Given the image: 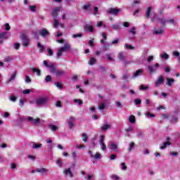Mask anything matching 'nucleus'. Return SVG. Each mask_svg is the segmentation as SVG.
I'll return each mask as SVG.
<instances>
[{"label": "nucleus", "mask_w": 180, "mask_h": 180, "mask_svg": "<svg viewBox=\"0 0 180 180\" xmlns=\"http://www.w3.org/2000/svg\"><path fill=\"white\" fill-rule=\"evenodd\" d=\"M35 103L37 106L43 108V106H49V97L40 96L36 99Z\"/></svg>", "instance_id": "nucleus-1"}, {"label": "nucleus", "mask_w": 180, "mask_h": 180, "mask_svg": "<svg viewBox=\"0 0 180 180\" xmlns=\"http://www.w3.org/2000/svg\"><path fill=\"white\" fill-rule=\"evenodd\" d=\"M71 50V45H70L69 44L65 43L64 44V46L60 47L58 51V53L56 56V58H60V57H61V56H63V53H65L67 51H70Z\"/></svg>", "instance_id": "nucleus-2"}, {"label": "nucleus", "mask_w": 180, "mask_h": 180, "mask_svg": "<svg viewBox=\"0 0 180 180\" xmlns=\"http://www.w3.org/2000/svg\"><path fill=\"white\" fill-rule=\"evenodd\" d=\"M20 39H21V41L22 43V46H24V47H29V44L30 43V39H29L27 36L25 34H22Z\"/></svg>", "instance_id": "nucleus-3"}, {"label": "nucleus", "mask_w": 180, "mask_h": 180, "mask_svg": "<svg viewBox=\"0 0 180 180\" xmlns=\"http://www.w3.org/2000/svg\"><path fill=\"white\" fill-rule=\"evenodd\" d=\"M27 122H29L30 123H31V124H33L34 126H37L40 124V118L34 119L33 117L27 116Z\"/></svg>", "instance_id": "nucleus-4"}, {"label": "nucleus", "mask_w": 180, "mask_h": 180, "mask_svg": "<svg viewBox=\"0 0 180 180\" xmlns=\"http://www.w3.org/2000/svg\"><path fill=\"white\" fill-rule=\"evenodd\" d=\"M120 12V9L119 8H108L106 11V13L108 15H113L114 16H117L119 13Z\"/></svg>", "instance_id": "nucleus-5"}, {"label": "nucleus", "mask_w": 180, "mask_h": 180, "mask_svg": "<svg viewBox=\"0 0 180 180\" xmlns=\"http://www.w3.org/2000/svg\"><path fill=\"white\" fill-rule=\"evenodd\" d=\"M160 67V63H155L153 66L149 65L148 66V70L149 71V74H154V72H157V68Z\"/></svg>", "instance_id": "nucleus-6"}, {"label": "nucleus", "mask_w": 180, "mask_h": 180, "mask_svg": "<svg viewBox=\"0 0 180 180\" xmlns=\"http://www.w3.org/2000/svg\"><path fill=\"white\" fill-rule=\"evenodd\" d=\"M84 30H85V32L92 33V32H94V26H92V22H90L89 24H86L84 26Z\"/></svg>", "instance_id": "nucleus-7"}, {"label": "nucleus", "mask_w": 180, "mask_h": 180, "mask_svg": "<svg viewBox=\"0 0 180 180\" xmlns=\"http://www.w3.org/2000/svg\"><path fill=\"white\" fill-rule=\"evenodd\" d=\"M48 68L49 69L50 72L51 74H56L57 69H56V64L54 63H49Z\"/></svg>", "instance_id": "nucleus-8"}, {"label": "nucleus", "mask_w": 180, "mask_h": 180, "mask_svg": "<svg viewBox=\"0 0 180 180\" xmlns=\"http://www.w3.org/2000/svg\"><path fill=\"white\" fill-rule=\"evenodd\" d=\"M143 72H144V70L139 69L133 73L131 78L132 79L137 78V77H140V75H142Z\"/></svg>", "instance_id": "nucleus-9"}, {"label": "nucleus", "mask_w": 180, "mask_h": 180, "mask_svg": "<svg viewBox=\"0 0 180 180\" xmlns=\"http://www.w3.org/2000/svg\"><path fill=\"white\" fill-rule=\"evenodd\" d=\"M105 141V136L101 135L100 136V145H101V150H103V151H105V150H106V146L105 145V143L103 142Z\"/></svg>", "instance_id": "nucleus-10"}, {"label": "nucleus", "mask_w": 180, "mask_h": 180, "mask_svg": "<svg viewBox=\"0 0 180 180\" xmlns=\"http://www.w3.org/2000/svg\"><path fill=\"white\" fill-rule=\"evenodd\" d=\"M39 33L40 36L43 37H46V36H49L50 34V32H49V31L46 28H42L41 30H40L39 31Z\"/></svg>", "instance_id": "nucleus-11"}, {"label": "nucleus", "mask_w": 180, "mask_h": 180, "mask_svg": "<svg viewBox=\"0 0 180 180\" xmlns=\"http://www.w3.org/2000/svg\"><path fill=\"white\" fill-rule=\"evenodd\" d=\"M162 84H164V77L160 76L155 82V86H160V85H162Z\"/></svg>", "instance_id": "nucleus-12"}, {"label": "nucleus", "mask_w": 180, "mask_h": 180, "mask_svg": "<svg viewBox=\"0 0 180 180\" xmlns=\"http://www.w3.org/2000/svg\"><path fill=\"white\" fill-rule=\"evenodd\" d=\"M63 174L66 176L69 175L70 178H74V175L72 174V172H71V167L65 169L63 170Z\"/></svg>", "instance_id": "nucleus-13"}, {"label": "nucleus", "mask_w": 180, "mask_h": 180, "mask_svg": "<svg viewBox=\"0 0 180 180\" xmlns=\"http://www.w3.org/2000/svg\"><path fill=\"white\" fill-rule=\"evenodd\" d=\"M74 122H75V118L72 116L70 117L69 120L68 121L70 129H72L74 126H75Z\"/></svg>", "instance_id": "nucleus-14"}, {"label": "nucleus", "mask_w": 180, "mask_h": 180, "mask_svg": "<svg viewBox=\"0 0 180 180\" xmlns=\"http://www.w3.org/2000/svg\"><path fill=\"white\" fill-rule=\"evenodd\" d=\"M30 147H32L34 150H37V148H41L43 146L41 143H37L36 142H32L30 143Z\"/></svg>", "instance_id": "nucleus-15"}, {"label": "nucleus", "mask_w": 180, "mask_h": 180, "mask_svg": "<svg viewBox=\"0 0 180 180\" xmlns=\"http://www.w3.org/2000/svg\"><path fill=\"white\" fill-rule=\"evenodd\" d=\"M59 11H60V7H56L53 10L52 16L53 19H57V18H58Z\"/></svg>", "instance_id": "nucleus-16"}, {"label": "nucleus", "mask_w": 180, "mask_h": 180, "mask_svg": "<svg viewBox=\"0 0 180 180\" xmlns=\"http://www.w3.org/2000/svg\"><path fill=\"white\" fill-rule=\"evenodd\" d=\"M110 129H112V125L105 123L101 127V131H106L108 130H110Z\"/></svg>", "instance_id": "nucleus-17"}, {"label": "nucleus", "mask_w": 180, "mask_h": 180, "mask_svg": "<svg viewBox=\"0 0 180 180\" xmlns=\"http://www.w3.org/2000/svg\"><path fill=\"white\" fill-rule=\"evenodd\" d=\"M117 58L120 60V61H124V60H126V56L123 52H120L117 55Z\"/></svg>", "instance_id": "nucleus-18"}, {"label": "nucleus", "mask_w": 180, "mask_h": 180, "mask_svg": "<svg viewBox=\"0 0 180 180\" xmlns=\"http://www.w3.org/2000/svg\"><path fill=\"white\" fill-rule=\"evenodd\" d=\"M153 8L151 6L148 7L146 11V18L147 19H150V16L151 15V10Z\"/></svg>", "instance_id": "nucleus-19"}, {"label": "nucleus", "mask_w": 180, "mask_h": 180, "mask_svg": "<svg viewBox=\"0 0 180 180\" xmlns=\"http://www.w3.org/2000/svg\"><path fill=\"white\" fill-rule=\"evenodd\" d=\"M55 74L56 77H63V75H65V71L58 70Z\"/></svg>", "instance_id": "nucleus-20"}, {"label": "nucleus", "mask_w": 180, "mask_h": 180, "mask_svg": "<svg viewBox=\"0 0 180 180\" xmlns=\"http://www.w3.org/2000/svg\"><path fill=\"white\" fill-rule=\"evenodd\" d=\"M168 146H171V142H163L162 146H160V150H165Z\"/></svg>", "instance_id": "nucleus-21"}, {"label": "nucleus", "mask_w": 180, "mask_h": 180, "mask_svg": "<svg viewBox=\"0 0 180 180\" xmlns=\"http://www.w3.org/2000/svg\"><path fill=\"white\" fill-rule=\"evenodd\" d=\"M166 81H167V85H168V86H172V84H174V82H175V79H169L168 77L166 78Z\"/></svg>", "instance_id": "nucleus-22"}, {"label": "nucleus", "mask_w": 180, "mask_h": 180, "mask_svg": "<svg viewBox=\"0 0 180 180\" xmlns=\"http://www.w3.org/2000/svg\"><path fill=\"white\" fill-rule=\"evenodd\" d=\"M36 172H39V173H41V174H44V173H46V172H49V169H45V168H37V169H36Z\"/></svg>", "instance_id": "nucleus-23"}, {"label": "nucleus", "mask_w": 180, "mask_h": 180, "mask_svg": "<svg viewBox=\"0 0 180 180\" xmlns=\"http://www.w3.org/2000/svg\"><path fill=\"white\" fill-rule=\"evenodd\" d=\"M110 148L112 150V151H117V144L116 143H110Z\"/></svg>", "instance_id": "nucleus-24"}, {"label": "nucleus", "mask_w": 180, "mask_h": 180, "mask_svg": "<svg viewBox=\"0 0 180 180\" xmlns=\"http://www.w3.org/2000/svg\"><path fill=\"white\" fill-rule=\"evenodd\" d=\"M49 127L52 131H57L58 130V127L52 124H49Z\"/></svg>", "instance_id": "nucleus-25"}, {"label": "nucleus", "mask_w": 180, "mask_h": 180, "mask_svg": "<svg viewBox=\"0 0 180 180\" xmlns=\"http://www.w3.org/2000/svg\"><path fill=\"white\" fill-rule=\"evenodd\" d=\"M0 39L6 40L8 39V33L5 32L0 33Z\"/></svg>", "instance_id": "nucleus-26"}, {"label": "nucleus", "mask_w": 180, "mask_h": 180, "mask_svg": "<svg viewBox=\"0 0 180 180\" xmlns=\"http://www.w3.org/2000/svg\"><path fill=\"white\" fill-rule=\"evenodd\" d=\"M149 88L150 86L148 85L141 84L139 86L140 91H147Z\"/></svg>", "instance_id": "nucleus-27"}, {"label": "nucleus", "mask_w": 180, "mask_h": 180, "mask_svg": "<svg viewBox=\"0 0 180 180\" xmlns=\"http://www.w3.org/2000/svg\"><path fill=\"white\" fill-rule=\"evenodd\" d=\"M15 78H16V72H14L11 77L8 79L7 82H12V81H15Z\"/></svg>", "instance_id": "nucleus-28"}, {"label": "nucleus", "mask_w": 180, "mask_h": 180, "mask_svg": "<svg viewBox=\"0 0 180 180\" xmlns=\"http://www.w3.org/2000/svg\"><path fill=\"white\" fill-rule=\"evenodd\" d=\"M164 33V29H158L153 32V34H162Z\"/></svg>", "instance_id": "nucleus-29"}, {"label": "nucleus", "mask_w": 180, "mask_h": 180, "mask_svg": "<svg viewBox=\"0 0 180 180\" xmlns=\"http://www.w3.org/2000/svg\"><path fill=\"white\" fill-rule=\"evenodd\" d=\"M129 123H132V124L136 123V117L134 115H130L129 117Z\"/></svg>", "instance_id": "nucleus-30"}, {"label": "nucleus", "mask_w": 180, "mask_h": 180, "mask_svg": "<svg viewBox=\"0 0 180 180\" xmlns=\"http://www.w3.org/2000/svg\"><path fill=\"white\" fill-rule=\"evenodd\" d=\"M31 71H32L33 72H36L37 75L40 76V69H37L36 68H32Z\"/></svg>", "instance_id": "nucleus-31"}, {"label": "nucleus", "mask_w": 180, "mask_h": 180, "mask_svg": "<svg viewBox=\"0 0 180 180\" xmlns=\"http://www.w3.org/2000/svg\"><path fill=\"white\" fill-rule=\"evenodd\" d=\"M37 46L39 49L40 53H43V51H44V47L40 42H38Z\"/></svg>", "instance_id": "nucleus-32"}, {"label": "nucleus", "mask_w": 180, "mask_h": 180, "mask_svg": "<svg viewBox=\"0 0 180 180\" xmlns=\"http://www.w3.org/2000/svg\"><path fill=\"white\" fill-rule=\"evenodd\" d=\"M167 23H170V25L175 26L177 22L174 19H167Z\"/></svg>", "instance_id": "nucleus-33"}, {"label": "nucleus", "mask_w": 180, "mask_h": 180, "mask_svg": "<svg viewBox=\"0 0 180 180\" xmlns=\"http://www.w3.org/2000/svg\"><path fill=\"white\" fill-rule=\"evenodd\" d=\"M159 21L160 22L161 25L165 26V25H167V22H168V20H166L165 18H159Z\"/></svg>", "instance_id": "nucleus-34"}, {"label": "nucleus", "mask_w": 180, "mask_h": 180, "mask_svg": "<svg viewBox=\"0 0 180 180\" xmlns=\"http://www.w3.org/2000/svg\"><path fill=\"white\" fill-rule=\"evenodd\" d=\"M45 81L46 82H51L53 81V77H51V75H49L45 77Z\"/></svg>", "instance_id": "nucleus-35"}, {"label": "nucleus", "mask_w": 180, "mask_h": 180, "mask_svg": "<svg viewBox=\"0 0 180 180\" xmlns=\"http://www.w3.org/2000/svg\"><path fill=\"white\" fill-rule=\"evenodd\" d=\"M95 63H96V58H91L89 61V65H94Z\"/></svg>", "instance_id": "nucleus-36"}, {"label": "nucleus", "mask_w": 180, "mask_h": 180, "mask_svg": "<svg viewBox=\"0 0 180 180\" xmlns=\"http://www.w3.org/2000/svg\"><path fill=\"white\" fill-rule=\"evenodd\" d=\"M105 108H106V104H105V103H101L98 105V109H99V110H103V109H105Z\"/></svg>", "instance_id": "nucleus-37"}, {"label": "nucleus", "mask_w": 180, "mask_h": 180, "mask_svg": "<svg viewBox=\"0 0 180 180\" xmlns=\"http://www.w3.org/2000/svg\"><path fill=\"white\" fill-rule=\"evenodd\" d=\"M82 140L84 143H86V141H88V136H86V134L83 133L82 134Z\"/></svg>", "instance_id": "nucleus-38"}, {"label": "nucleus", "mask_w": 180, "mask_h": 180, "mask_svg": "<svg viewBox=\"0 0 180 180\" xmlns=\"http://www.w3.org/2000/svg\"><path fill=\"white\" fill-rule=\"evenodd\" d=\"M114 30H120V25L119 24H115L112 26Z\"/></svg>", "instance_id": "nucleus-39"}, {"label": "nucleus", "mask_w": 180, "mask_h": 180, "mask_svg": "<svg viewBox=\"0 0 180 180\" xmlns=\"http://www.w3.org/2000/svg\"><path fill=\"white\" fill-rule=\"evenodd\" d=\"M162 58H164L165 60H168V58H169V55H168L167 53L164 52L162 55H161Z\"/></svg>", "instance_id": "nucleus-40"}, {"label": "nucleus", "mask_w": 180, "mask_h": 180, "mask_svg": "<svg viewBox=\"0 0 180 180\" xmlns=\"http://www.w3.org/2000/svg\"><path fill=\"white\" fill-rule=\"evenodd\" d=\"M152 22H155V20H160V18H158V15L157 13H154L153 17L151 19Z\"/></svg>", "instance_id": "nucleus-41"}, {"label": "nucleus", "mask_w": 180, "mask_h": 180, "mask_svg": "<svg viewBox=\"0 0 180 180\" xmlns=\"http://www.w3.org/2000/svg\"><path fill=\"white\" fill-rule=\"evenodd\" d=\"M93 158H95V160H101L102 158V155L99 153H96Z\"/></svg>", "instance_id": "nucleus-42"}, {"label": "nucleus", "mask_w": 180, "mask_h": 180, "mask_svg": "<svg viewBox=\"0 0 180 180\" xmlns=\"http://www.w3.org/2000/svg\"><path fill=\"white\" fill-rule=\"evenodd\" d=\"M112 46L110 43H105L104 44L103 49L104 50H109V48Z\"/></svg>", "instance_id": "nucleus-43"}, {"label": "nucleus", "mask_w": 180, "mask_h": 180, "mask_svg": "<svg viewBox=\"0 0 180 180\" xmlns=\"http://www.w3.org/2000/svg\"><path fill=\"white\" fill-rule=\"evenodd\" d=\"M111 179L112 180H120V177L116 174H112L110 176Z\"/></svg>", "instance_id": "nucleus-44"}, {"label": "nucleus", "mask_w": 180, "mask_h": 180, "mask_svg": "<svg viewBox=\"0 0 180 180\" xmlns=\"http://www.w3.org/2000/svg\"><path fill=\"white\" fill-rule=\"evenodd\" d=\"M9 101L11 102H16V96L11 95L8 97Z\"/></svg>", "instance_id": "nucleus-45"}, {"label": "nucleus", "mask_w": 180, "mask_h": 180, "mask_svg": "<svg viewBox=\"0 0 180 180\" xmlns=\"http://www.w3.org/2000/svg\"><path fill=\"white\" fill-rule=\"evenodd\" d=\"M82 36H83L82 34L78 33V34H75L72 35V37L73 39H77V37H79V38L82 37Z\"/></svg>", "instance_id": "nucleus-46"}, {"label": "nucleus", "mask_w": 180, "mask_h": 180, "mask_svg": "<svg viewBox=\"0 0 180 180\" xmlns=\"http://www.w3.org/2000/svg\"><path fill=\"white\" fill-rule=\"evenodd\" d=\"M121 165V169H122V171H126V169H127V166H126V163L122 162L120 164Z\"/></svg>", "instance_id": "nucleus-47"}, {"label": "nucleus", "mask_w": 180, "mask_h": 180, "mask_svg": "<svg viewBox=\"0 0 180 180\" xmlns=\"http://www.w3.org/2000/svg\"><path fill=\"white\" fill-rule=\"evenodd\" d=\"M4 63H9V61H12V57L11 56H6L4 59Z\"/></svg>", "instance_id": "nucleus-48"}, {"label": "nucleus", "mask_w": 180, "mask_h": 180, "mask_svg": "<svg viewBox=\"0 0 180 180\" xmlns=\"http://www.w3.org/2000/svg\"><path fill=\"white\" fill-rule=\"evenodd\" d=\"M27 121V117H20L18 119V122L20 123H23V122H26Z\"/></svg>", "instance_id": "nucleus-49"}, {"label": "nucleus", "mask_w": 180, "mask_h": 180, "mask_svg": "<svg viewBox=\"0 0 180 180\" xmlns=\"http://www.w3.org/2000/svg\"><path fill=\"white\" fill-rule=\"evenodd\" d=\"M73 102H74V103H78V105H82V100L74 99Z\"/></svg>", "instance_id": "nucleus-50"}, {"label": "nucleus", "mask_w": 180, "mask_h": 180, "mask_svg": "<svg viewBox=\"0 0 180 180\" xmlns=\"http://www.w3.org/2000/svg\"><path fill=\"white\" fill-rule=\"evenodd\" d=\"M53 26L54 27H57V26H58V25H60V22H58V20H57V18H53Z\"/></svg>", "instance_id": "nucleus-51"}, {"label": "nucleus", "mask_w": 180, "mask_h": 180, "mask_svg": "<svg viewBox=\"0 0 180 180\" xmlns=\"http://www.w3.org/2000/svg\"><path fill=\"white\" fill-rule=\"evenodd\" d=\"M55 85H56V86L58 87V89H60V90L63 89V85L61 84V83L56 82V83H55Z\"/></svg>", "instance_id": "nucleus-52"}, {"label": "nucleus", "mask_w": 180, "mask_h": 180, "mask_svg": "<svg viewBox=\"0 0 180 180\" xmlns=\"http://www.w3.org/2000/svg\"><path fill=\"white\" fill-rule=\"evenodd\" d=\"M136 105H141V100L140 98H136L134 100Z\"/></svg>", "instance_id": "nucleus-53"}, {"label": "nucleus", "mask_w": 180, "mask_h": 180, "mask_svg": "<svg viewBox=\"0 0 180 180\" xmlns=\"http://www.w3.org/2000/svg\"><path fill=\"white\" fill-rule=\"evenodd\" d=\"M25 81L26 84H29V83L32 82V79H30V77H29V76L25 77Z\"/></svg>", "instance_id": "nucleus-54"}, {"label": "nucleus", "mask_w": 180, "mask_h": 180, "mask_svg": "<svg viewBox=\"0 0 180 180\" xmlns=\"http://www.w3.org/2000/svg\"><path fill=\"white\" fill-rule=\"evenodd\" d=\"M124 47L125 49H129V50H134V46L131 45H128L127 44H125Z\"/></svg>", "instance_id": "nucleus-55"}, {"label": "nucleus", "mask_w": 180, "mask_h": 180, "mask_svg": "<svg viewBox=\"0 0 180 180\" xmlns=\"http://www.w3.org/2000/svg\"><path fill=\"white\" fill-rule=\"evenodd\" d=\"M133 147H134V142H131V143H129L128 151H131V150H133Z\"/></svg>", "instance_id": "nucleus-56"}, {"label": "nucleus", "mask_w": 180, "mask_h": 180, "mask_svg": "<svg viewBox=\"0 0 180 180\" xmlns=\"http://www.w3.org/2000/svg\"><path fill=\"white\" fill-rule=\"evenodd\" d=\"M117 43H119V39L116 38L115 39H114L110 42V44L112 46L113 44H117Z\"/></svg>", "instance_id": "nucleus-57"}, {"label": "nucleus", "mask_w": 180, "mask_h": 180, "mask_svg": "<svg viewBox=\"0 0 180 180\" xmlns=\"http://www.w3.org/2000/svg\"><path fill=\"white\" fill-rule=\"evenodd\" d=\"M136 27H132L130 30H129V33H131L133 34V36H134V34H136Z\"/></svg>", "instance_id": "nucleus-58"}, {"label": "nucleus", "mask_w": 180, "mask_h": 180, "mask_svg": "<svg viewBox=\"0 0 180 180\" xmlns=\"http://www.w3.org/2000/svg\"><path fill=\"white\" fill-rule=\"evenodd\" d=\"M95 39L92 38L91 40L89 41V44L90 47H94V41Z\"/></svg>", "instance_id": "nucleus-59"}, {"label": "nucleus", "mask_w": 180, "mask_h": 180, "mask_svg": "<svg viewBox=\"0 0 180 180\" xmlns=\"http://www.w3.org/2000/svg\"><path fill=\"white\" fill-rule=\"evenodd\" d=\"M29 8L30 9L31 12H36V6H30Z\"/></svg>", "instance_id": "nucleus-60"}, {"label": "nucleus", "mask_w": 180, "mask_h": 180, "mask_svg": "<svg viewBox=\"0 0 180 180\" xmlns=\"http://www.w3.org/2000/svg\"><path fill=\"white\" fill-rule=\"evenodd\" d=\"M56 164H57V165H58V167L60 168H61L63 167V163L61 162V160H56Z\"/></svg>", "instance_id": "nucleus-61"}, {"label": "nucleus", "mask_w": 180, "mask_h": 180, "mask_svg": "<svg viewBox=\"0 0 180 180\" xmlns=\"http://www.w3.org/2000/svg\"><path fill=\"white\" fill-rule=\"evenodd\" d=\"M5 30L6 31L11 30V25H9V23L5 24Z\"/></svg>", "instance_id": "nucleus-62"}, {"label": "nucleus", "mask_w": 180, "mask_h": 180, "mask_svg": "<svg viewBox=\"0 0 180 180\" xmlns=\"http://www.w3.org/2000/svg\"><path fill=\"white\" fill-rule=\"evenodd\" d=\"M91 7V4H87V5H84L82 7V9H84V11H87L88 8H89Z\"/></svg>", "instance_id": "nucleus-63"}, {"label": "nucleus", "mask_w": 180, "mask_h": 180, "mask_svg": "<svg viewBox=\"0 0 180 180\" xmlns=\"http://www.w3.org/2000/svg\"><path fill=\"white\" fill-rule=\"evenodd\" d=\"M53 50L50 48L48 49V56H53Z\"/></svg>", "instance_id": "nucleus-64"}]
</instances>
